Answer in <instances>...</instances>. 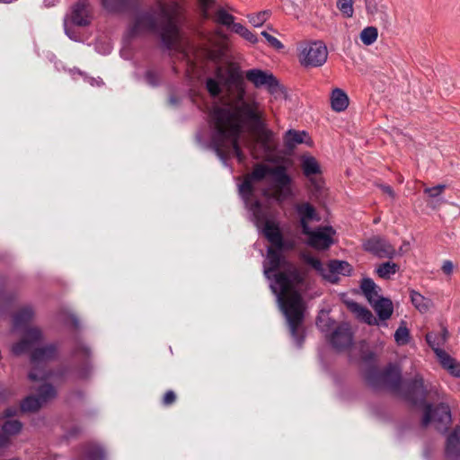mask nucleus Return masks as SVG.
I'll list each match as a JSON object with an SVG mask.
<instances>
[{"label":"nucleus","instance_id":"nucleus-1","mask_svg":"<svg viewBox=\"0 0 460 460\" xmlns=\"http://www.w3.org/2000/svg\"><path fill=\"white\" fill-rule=\"evenodd\" d=\"M262 180L269 182V187L263 190V195L282 202L292 196V179L282 165L257 164L252 172L245 176L243 182L239 186V192L255 226L276 248L268 249L263 264L264 275L268 279H271V273L279 270L274 274V279L270 281V287L286 317L291 336L296 345L301 346L305 308L301 292L305 287V278L295 265L287 262L281 257L280 250L284 247V241L279 222L269 207L262 205L254 197L256 184Z\"/></svg>","mask_w":460,"mask_h":460},{"label":"nucleus","instance_id":"nucleus-2","mask_svg":"<svg viewBox=\"0 0 460 460\" xmlns=\"http://www.w3.org/2000/svg\"><path fill=\"white\" fill-rule=\"evenodd\" d=\"M207 89L212 96L226 93L233 104L215 107L210 113L212 128L211 146L223 164L235 156L239 163L245 159L238 139L248 133L259 144L263 153L270 149L273 132L266 128L264 112L254 97L245 98L243 75L234 64L219 66L214 78L207 80Z\"/></svg>","mask_w":460,"mask_h":460},{"label":"nucleus","instance_id":"nucleus-3","mask_svg":"<svg viewBox=\"0 0 460 460\" xmlns=\"http://www.w3.org/2000/svg\"><path fill=\"white\" fill-rule=\"evenodd\" d=\"M179 14L180 5L177 2L164 3L158 0L155 11L142 13L137 17L132 28V34L158 33L168 49H178L181 48V36L178 30Z\"/></svg>","mask_w":460,"mask_h":460},{"label":"nucleus","instance_id":"nucleus-4","mask_svg":"<svg viewBox=\"0 0 460 460\" xmlns=\"http://www.w3.org/2000/svg\"><path fill=\"white\" fill-rule=\"evenodd\" d=\"M41 331L36 327L25 328L22 340L13 346V353L22 355L31 353V369L28 377L32 382H46L49 379H58L62 374L47 369V363L56 358L57 346L43 344Z\"/></svg>","mask_w":460,"mask_h":460},{"label":"nucleus","instance_id":"nucleus-5","mask_svg":"<svg viewBox=\"0 0 460 460\" xmlns=\"http://www.w3.org/2000/svg\"><path fill=\"white\" fill-rule=\"evenodd\" d=\"M303 259L305 263L310 265L324 279L332 283L339 280V275L349 276L352 271L350 264L344 261L333 260L329 261L328 264L323 265L320 260L309 253H304Z\"/></svg>","mask_w":460,"mask_h":460},{"label":"nucleus","instance_id":"nucleus-6","mask_svg":"<svg viewBox=\"0 0 460 460\" xmlns=\"http://www.w3.org/2000/svg\"><path fill=\"white\" fill-rule=\"evenodd\" d=\"M316 324L323 332L332 331L331 341L336 349H347L352 344V332L349 323H344L334 328V322L329 318L328 314L323 313L318 316Z\"/></svg>","mask_w":460,"mask_h":460},{"label":"nucleus","instance_id":"nucleus-7","mask_svg":"<svg viewBox=\"0 0 460 460\" xmlns=\"http://www.w3.org/2000/svg\"><path fill=\"white\" fill-rule=\"evenodd\" d=\"M298 51L299 62L304 66H321L326 62L328 58L327 47L322 41L301 43Z\"/></svg>","mask_w":460,"mask_h":460},{"label":"nucleus","instance_id":"nucleus-8","mask_svg":"<svg viewBox=\"0 0 460 460\" xmlns=\"http://www.w3.org/2000/svg\"><path fill=\"white\" fill-rule=\"evenodd\" d=\"M421 422L424 427L432 425L439 431L447 430L451 423L449 406L443 402L437 407H433L429 403L425 404Z\"/></svg>","mask_w":460,"mask_h":460},{"label":"nucleus","instance_id":"nucleus-9","mask_svg":"<svg viewBox=\"0 0 460 460\" xmlns=\"http://www.w3.org/2000/svg\"><path fill=\"white\" fill-rule=\"evenodd\" d=\"M56 395L57 391L54 386L44 383L37 389L36 395H30L22 401L21 410L22 411H36L48 402L54 399Z\"/></svg>","mask_w":460,"mask_h":460},{"label":"nucleus","instance_id":"nucleus-10","mask_svg":"<svg viewBox=\"0 0 460 460\" xmlns=\"http://www.w3.org/2000/svg\"><path fill=\"white\" fill-rule=\"evenodd\" d=\"M307 236V244L316 250L328 249L334 242L335 230L331 226H320L304 233Z\"/></svg>","mask_w":460,"mask_h":460},{"label":"nucleus","instance_id":"nucleus-11","mask_svg":"<svg viewBox=\"0 0 460 460\" xmlns=\"http://www.w3.org/2000/svg\"><path fill=\"white\" fill-rule=\"evenodd\" d=\"M363 246L366 251L379 258L392 259L396 255L394 247L380 236H373L369 238L364 243Z\"/></svg>","mask_w":460,"mask_h":460},{"label":"nucleus","instance_id":"nucleus-12","mask_svg":"<svg viewBox=\"0 0 460 460\" xmlns=\"http://www.w3.org/2000/svg\"><path fill=\"white\" fill-rule=\"evenodd\" d=\"M245 77L253 84L255 87L260 88L265 86L270 92L275 91L279 84L277 79L271 73L261 69H250L246 71Z\"/></svg>","mask_w":460,"mask_h":460},{"label":"nucleus","instance_id":"nucleus-13","mask_svg":"<svg viewBox=\"0 0 460 460\" xmlns=\"http://www.w3.org/2000/svg\"><path fill=\"white\" fill-rule=\"evenodd\" d=\"M296 211L299 218L303 234L309 233V229H311L310 224L320 221V217L318 216L315 208L307 202L297 204L296 206Z\"/></svg>","mask_w":460,"mask_h":460},{"label":"nucleus","instance_id":"nucleus-14","mask_svg":"<svg viewBox=\"0 0 460 460\" xmlns=\"http://www.w3.org/2000/svg\"><path fill=\"white\" fill-rule=\"evenodd\" d=\"M226 35L220 30H217L214 33L208 35V43L206 46L208 56L210 58L215 59L223 55L226 44Z\"/></svg>","mask_w":460,"mask_h":460},{"label":"nucleus","instance_id":"nucleus-15","mask_svg":"<svg viewBox=\"0 0 460 460\" xmlns=\"http://www.w3.org/2000/svg\"><path fill=\"white\" fill-rule=\"evenodd\" d=\"M301 167L304 174L312 181L317 190H320L322 183L313 178L321 173V168L317 160L312 155H304L301 156Z\"/></svg>","mask_w":460,"mask_h":460},{"label":"nucleus","instance_id":"nucleus-16","mask_svg":"<svg viewBox=\"0 0 460 460\" xmlns=\"http://www.w3.org/2000/svg\"><path fill=\"white\" fill-rule=\"evenodd\" d=\"M71 21L79 26H85L89 23V8L85 0H80L73 6Z\"/></svg>","mask_w":460,"mask_h":460},{"label":"nucleus","instance_id":"nucleus-17","mask_svg":"<svg viewBox=\"0 0 460 460\" xmlns=\"http://www.w3.org/2000/svg\"><path fill=\"white\" fill-rule=\"evenodd\" d=\"M311 144V139L305 131L289 129L284 136V144L288 150H293L300 144Z\"/></svg>","mask_w":460,"mask_h":460},{"label":"nucleus","instance_id":"nucleus-18","mask_svg":"<svg viewBox=\"0 0 460 460\" xmlns=\"http://www.w3.org/2000/svg\"><path fill=\"white\" fill-rule=\"evenodd\" d=\"M346 305L348 308L357 316V318H358L362 322L369 325L378 324L377 319L367 308L362 306L361 305L354 301H346Z\"/></svg>","mask_w":460,"mask_h":460},{"label":"nucleus","instance_id":"nucleus-19","mask_svg":"<svg viewBox=\"0 0 460 460\" xmlns=\"http://www.w3.org/2000/svg\"><path fill=\"white\" fill-rule=\"evenodd\" d=\"M370 305L378 315L379 320L385 321L393 314L394 305L389 298L380 296Z\"/></svg>","mask_w":460,"mask_h":460},{"label":"nucleus","instance_id":"nucleus-20","mask_svg":"<svg viewBox=\"0 0 460 460\" xmlns=\"http://www.w3.org/2000/svg\"><path fill=\"white\" fill-rule=\"evenodd\" d=\"M380 378L384 385L395 390L401 383V370L396 367L390 365L381 375Z\"/></svg>","mask_w":460,"mask_h":460},{"label":"nucleus","instance_id":"nucleus-21","mask_svg":"<svg viewBox=\"0 0 460 460\" xmlns=\"http://www.w3.org/2000/svg\"><path fill=\"white\" fill-rule=\"evenodd\" d=\"M438 359L441 366L452 376L460 377V362L453 358L446 351L438 353Z\"/></svg>","mask_w":460,"mask_h":460},{"label":"nucleus","instance_id":"nucleus-22","mask_svg":"<svg viewBox=\"0 0 460 460\" xmlns=\"http://www.w3.org/2000/svg\"><path fill=\"white\" fill-rule=\"evenodd\" d=\"M447 330L445 328L439 333L429 332L426 335V341L428 344L431 347V349L434 350L437 357L439 351H444L441 349V347L446 343L447 340Z\"/></svg>","mask_w":460,"mask_h":460},{"label":"nucleus","instance_id":"nucleus-23","mask_svg":"<svg viewBox=\"0 0 460 460\" xmlns=\"http://www.w3.org/2000/svg\"><path fill=\"white\" fill-rule=\"evenodd\" d=\"M446 451L450 458L460 456V427H456L447 438Z\"/></svg>","mask_w":460,"mask_h":460},{"label":"nucleus","instance_id":"nucleus-24","mask_svg":"<svg viewBox=\"0 0 460 460\" xmlns=\"http://www.w3.org/2000/svg\"><path fill=\"white\" fill-rule=\"evenodd\" d=\"M360 288L369 304L381 296L380 288L369 278L362 279Z\"/></svg>","mask_w":460,"mask_h":460},{"label":"nucleus","instance_id":"nucleus-25","mask_svg":"<svg viewBox=\"0 0 460 460\" xmlns=\"http://www.w3.org/2000/svg\"><path fill=\"white\" fill-rule=\"evenodd\" d=\"M331 105L333 111L341 112L349 106V97L341 89L336 88L331 94Z\"/></svg>","mask_w":460,"mask_h":460},{"label":"nucleus","instance_id":"nucleus-26","mask_svg":"<svg viewBox=\"0 0 460 460\" xmlns=\"http://www.w3.org/2000/svg\"><path fill=\"white\" fill-rule=\"evenodd\" d=\"M411 301L412 305L418 309L420 313H426L431 306L430 299L423 296L421 294L415 290H411L410 292Z\"/></svg>","mask_w":460,"mask_h":460},{"label":"nucleus","instance_id":"nucleus-27","mask_svg":"<svg viewBox=\"0 0 460 460\" xmlns=\"http://www.w3.org/2000/svg\"><path fill=\"white\" fill-rule=\"evenodd\" d=\"M78 460H104V453L99 447L89 445L83 449Z\"/></svg>","mask_w":460,"mask_h":460},{"label":"nucleus","instance_id":"nucleus-28","mask_svg":"<svg viewBox=\"0 0 460 460\" xmlns=\"http://www.w3.org/2000/svg\"><path fill=\"white\" fill-rule=\"evenodd\" d=\"M398 270L399 266L396 263L387 261L378 265L376 269V272L380 278L388 279L394 275Z\"/></svg>","mask_w":460,"mask_h":460},{"label":"nucleus","instance_id":"nucleus-29","mask_svg":"<svg viewBox=\"0 0 460 460\" xmlns=\"http://www.w3.org/2000/svg\"><path fill=\"white\" fill-rule=\"evenodd\" d=\"M33 316V310L30 306L22 308L13 318V324L16 329L26 324Z\"/></svg>","mask_w":460,"mask_h":460},{"label":"nucleus","instance_id":"nucleus-30","mask_svg":"<svg viewBox=\"0 0 460 460\" xmlns=\"http://www.w3.org/2000/svg\"><path fill=\"white\" fill-rule=\"evenodd\" d=\"M22 429V424L20 421L16 420H6L2 427L3 433L1 436H4L8 439V443L10 442V436L18 434Z\"/></svg>","mask_w":460,"mask_h":460},{"label":"nucleus","instance_id":"nucleus-31","mask_svg":"<svg viewBox=\"0 0 460 460\" xmlns=\"http://www.w3.org/2000/svg\"><path fill=\"white\" fill-rule=\"evenodd\" d=\"M377 36V29L373 26L367 27L360 32V40L367 46L372 45L376 40Z\"/></svg>","mask_w":460,"mask_h":460},{"label":"nucleus","instance_id":"nucleus-32","mask_svg":"<svg viewBox=\"0 0 460 460\" xmlns=\"http://www.w3.org/2000/svg\"><path fill=\"white\" fill-rule=\"evenodd\" d=\"M232 31L251 43H256L258 41L257 36L241 23L233 24Z\"/></svg>","mask_w":460,"mask_h":460},{"label":"nucleus","instance_id":"nucleus-33","mask_svg":"<svg viewBox=\"0 0 460 460\" xmlns=\"http://www.w3.org/2000/svg\"><path fill=\"white\" fill-rule=\"evenodd\" d=\"M214 19L217 23L226 25L227 27H233V24H234V17L224 9H218L215 14Z\"/></svg>","mask_w":460,"mask_h":460},{"label":"nucleus","instance_id":"nucleus-34","mask_svg":"<svg viewBox=\"0 0 460 460\" xmlns=\"http://www.w3.org/2000/svg\"><path fill=\"white\" fill-rule=\"evenodd\" d=\"M270 11L264 10V11L259 12L258 13L249 14L248 19H249V22L254 27H260L270 18Z\"/></svg>","mask_w":460,"mask_h":460},{"label":"nucleus","instance_id":"nucleus-35","mask_svg":"<svg viewBox=\"0 0 460 460\" xmlns=\"http://www.w3.org/2000/svg\"><path fill=\"white\" fill-rule=\"evenodd\" d=\"M410 395L419 394L422 399L425 397V391L423 385L422 377L420 376H416L412 383L410 385Z\"/></svg>","mask_w":460,"mask_h":460},{"label":"nucleus","instance_id":"nucleus-36","mask_svg":"<svg viewBox=\"0 0 460 460\" xmlns=\"http://www.w3.org/2000/svg\"><path fill=\"white\" fill-rule=\"evenodd\" d=\"M337 8L340 10V12L342 13L344 17L350 18L353 16V0H338Z\"/></svg>","mask_w":460,"mask_h":460},{"label":"nucleus","instance_id":"nucleus-37","mask_svg":"<svg viewBox=\"0 0 460 460\" xmlns=\"http://www.w3.org/2000/svg\"><path fill=\"white\" fill-rule=\"evenodd\" d=\"M366 9L367 13L373 17L385 13V6L380 5L376 0H367Z\"/></svg>","mask_w":460,"mask_h":460},{"label":"nucleus","instance_id":"nucleus-38","mask_svg":"<svg viewBox=\"0 0 460 460\" xmlns=\"http://www.w3.org/2000/svg\"><path fill=\"white\" fill-rule=\"evenodd\" d=\"M409 338V330L405 326H400L394 333V340L398 345L408 343Z\"/></svg>","mask_w":460,"mask_h":460},{"label":"nucleus","instance_id":"nucleus-39","mask_svg":"<svg viewBox=\"0 0 460 460\" xmlns=\"http://www.w3.org/2000/svg\"><path fill=\"white\" fill-rule=\"evenodd\" d=\"M445 189H446V185L445 184H438V185L434 186V187L426 188L424 190V192L430 199H436V198H438L443 193Z\"/></svg>","mask_w":460,"mask_h":460},{"label":"nucleus","instance_id":"nucleus-40","mask_svg":"<svg viewBox=\"0 0 460 460\" xmlns=\"http://www.w3.org/2000/svg\"><path fill=\"white\" fill-rule=\"evenodd\" d=\"M261 35L265 38L267 42L274 49H283V47H284L283 44L277 38H275L274 36H271L267 31H262Z\"/></svg>","mask_w":460,"mask_h":460},{"label":"nucleus","instance_id":"nucleus-41","mask_svg":"<svg viewBox=\"0 0 460 460\" xmlns=\"http://www.w3.org/2000/svg\"><path fill=\"white\" fill-rule=\"evenodd\" d=\"M214 4V0H199V6L201 9L202 15L205 18L209 17V10Z\"/></svg>","mask_w":460,"mask_h":460},{"label":"nucleus","instance_id":"nucleus-42","mask_svg":"<svg viewBox=\"0 0 460 460\" xmlns=\"http://www.w3.org/2000/svg\"><path fill=\"white\" fill-rule=\"evenodd\" d=\"M442 270L447 275H451L454 270V264L451 261H445L442 265Z\"/></svg>","mask_w":460,"mask_h":460},{"label":"nucleus","instance_id":"nucleus-43","mask_svg":"<svg viewBox=\"0 0 460 460\" xmlns=\"http://www.w3.org/2000/svg\"><path fill=\"white\" fill-rule=\"evenodd\" d=\"M176 399V395L172 391H168L164 396V403L169 405L172 403Z\"/></svg>","mask_w":460,"mask_h":460},{"label":"nucleus","instance_id":"nucleus-44","mask_svg":"<svg viewBox=\"0 0 460 460\" xmlns=\"http://www.w3.org/2000/svg\"><path fill=\"white\" fill-rule=\"evenodd\" d=\"M379 187L385 194H387L392 199L395 197L394 190L389 185L381 184Z\"/></svg>","mask_w":460,"mask_h":460},{"label":"nucleus","instance_id":"nucleus-45","mask_svg":"<svg viewBox=\"0 0 460 460\" xmlns=\"http://www.w3.org/2000/svg\"><path fill=\"white\" fill-rule=\"evenodd\" d=\"M146 82L151 85H155L157 83L156 75L155 73L149 71L146 75Z\"/></svg>","mask_w":460,"mask_h":460},{"label":"nucleus","instance_id":"nucleus-46","mask_svg":"<svg viewBox=\"0 0 460 460\" xmlns=\"http://www.w3.org/2000/svg\"><path fill=\"white\" fill-rule=\"evenodd\" d=\"M64 26H65V32H66V35H67L71 40H77L76 36H75L74 33H72V32L70 31V30H69L68 26H67V21H66V20H65V22H64Z\"/></svg>","mask_w":460,"mask_h":460},{"label":"nucleus","instance_id":"nucleus-47","mask_svg":"<svg viewBox=\"0 0 460 460\" xmlns=\"http://www.w3.org/2000/svg\"><path fill=\"white\" fill-rule=\"evenodd\" d=\"M96 49H97V50H98L99 52H101L102 54H104V55H105V54H109V53L111 51L112 47L111 46V44H110V43H107V44L105 45V48H104V49H103V50H100V47H99V45L96 47Z\"/></svg>","mask_w":460,"mask_h":460},{"label":"nucleus","instance_id":"nucleus-48","mask_svg":"<svg viewBox=\"0 0 460 460\" xmlns=\"http://www.w3.org/2000/svg\"><path fill=\"white\" fill-rule=\"evenodd\" d=\"M8 446V439L4 436L0 435V449Z\"/></svg>","mask_w":460,"mask_h":460},{"label":"nucleus","instance_id":"nucleus-49","mask_svg":"<svg viewBox=\"0 0 460 460\" xmlns=\"http://www.w3.org/2000/svg\"><path fill=\"white\" fill-rule=\"evenodd\" d=\"M249 148L251 149V152L252 153V155H253V156H254L255 158H259V157L261 156V154H259V153H257V152L253 151L252 146H249Z\"/></svg>","mask_w":460,"mask_h":460},{"label":"nucleus","instance_id":"nucleus-50","mask_svg":"<svg viewBox=\"0 0 460 460\" xmlns=\"http://www.w3.org/2000/svg\"><path fill=\"white\" fill-rule=\"evenodd\" d=\"M5 399V392L0 390V401H4Z\"/></svg>","mask_w":460,"mask_h":460},{"label":"nucleus","instance_id":"nucleus-51","mask_svg":"<svg viewBox=\"0 0 460 460\" xmlns=\"http://www.w3.org/2000/svg\"><path fill=\"white\" fill-rule=\"evenodd\" d=\"M81 349L85 353V354H88V349L84 346H82L81 347Z\"/></svg>","mask_w":460,"mask_h":460},{"label":"nucleus","instance_id":"nucleus-52","mask_svg":"<svg viewBox=\"0 0 460 460\" xmlns=\"http://www.w3.org/2000/svg\"><path fill=\"white\" fill-rule=\"evenodd\" d=\"M89 82H90V84H91L92 85H93V83H94V82H96V84H99V81H96V80H95V79H93V78H91Z\"/></svg>","mask_w":460,"mask_h":460},{"label":"nucleus","instance_id":"nucleus-53","mask_svg":"<svg viewBox=\"0 0 460 460\" xmlns=\"http://www.w3.org/2000/svg\"><path fill=\"white\" fill-rule=\"evenodd\" d=\"M14 412H15V410L13 411H13H9L8 415H12V414H13Z\"/></svg>","mask_w":460,"mask_h":460}]
</instances>
